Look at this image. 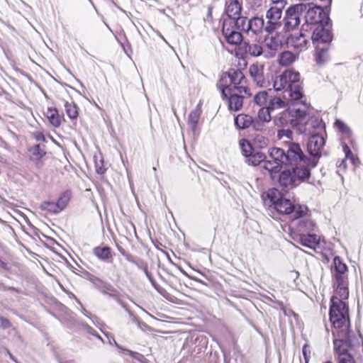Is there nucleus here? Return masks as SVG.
<instances>
[{
	"instance_id": "obj_11",
	"label": "nucleus",
	"mask_w": 363,
	"mask_h": 363,
	"mask_svg": "<svg viewBox=\"0 0 363 363\" xmlns=\"http://www.w3.org/2000/svg\"><path fill=\"white\" fill-rule=\"evenodd\" d=\"M325 145V140L319 134L312 135L307 144L308 152L310 155V160H315V166L318 164L319 158L321 157V150Z\"/></svg>"
},
{
	"instance_id": "obj_33",
	"label": "nucleus",
	"mask_w": 363,
	"mask_h": 363,
	"mask_svg": "<svg viewBox=\"0 0 363 363\" xmlns=\"http://www.w3.org/2000/svg\"><path fill=\"white\" fill-rule=\"evenodd\" d=\"M47 117L50 123L55 127H59L61 124V118L58 111L55 108H48L47 111Z\"/></svg>"
},
{
	"instance_id": "obj_15",
	"label": "nucleus",
	"mask_w": 363,
	"mask_h": 363,
	"mask_svg": "<svg viewBox=\"0 0 363 363\" xmlns=\"http://www.w3.org/2000/svg\"><path fill=\"white\" fill-rule=\"evenodd\" d=\"M221 94L228 99V108L233 111H240L243 106V96L239 93L233 91L231 87L222 88Z\"/></svg>"
},
{
	"instance_id": "obj_23",
	"label": "nucleus",
	"mask_w": 363,
	"mask_h": 363,
	"mask_svg": "<svg viewBox=\"0 0 363 363\" xmlns=\"http://www.w3.org/2000/svg\"><path fill=\"white\" fill-rule=\"evenodd\" d=\"M262 167L267 170L269 173L270 177L272 180L275 181L277 174L280 172L282 164L277 163L274 160H264Z\"/></svg>"
},
{
	"instance_id": "obj_29",
	"label": "nucleus",
	"mask_w": 363,
	"mask_h": 363,
	"mask_svg": "<svg viewBox=\"0 0 363 363\" xmlns=\"http://www.w3.org/2000/svg\"><path fill=\"white\" fill-rule=\"evenodd\" d=\"M252 118L246 114H239L235 118V124L239 129H245L251 126Z\"/></svg>"
},
{
	"instance_id": "obj_1",
	"label": "nucleus",
	"mask_w": 363,
	"mask_h": 363,
	"mask_svg": "<svg viewBox=\"0 0 363 363\" xmlns=\"http://www.w3.org/2000/svg\"><path fill=\"white\" fill-rule=\"evenodd\" d=\"M284 143V149L271 148L269 151V157L279 164L291 167L298 177L309 179L311 169L315 167V160H310L298 143L291 140H285Z\"/></svg>"
},
{
	"instance_id": "obj_40",
	"label": "nucleus",
	"mask_w": 363,
	"mask_h": 363,
	"mask_svg": "<svg viewBox=\"0 0 363 363\" xmlns=\"http://www.w3.org/2000/svg\"><path fill=\"white\" fill-rule=\"evenodd\" d=\"M70 198L71 192L69 191H66L62 194L57 201V203L60 208L61 211H62L67 206Z\"/></svg>"
},
{
	"instance_id": "obj_27",
	"label": "nucleus",
	"mask_w": 363,
	"mask_h": 363,
	"mask_svg": "<svg viewBox=\"0 0 363 363\" xmlns=\"http://www.w3.org/2000/svg\"><path fill=\"white\" fill-rule=\"evenodd\" d=\"M334 269H335V278H346L347 277V267L345 263L342 262V259L339 257H335L333 259Z\"/></svg>"
},
{
	"instance_id": "obj_64",
	"label": "nucleus",
	"mask_w": 363,
	"mask_h": 363,
	"mask_svg": "<svg viewBox=\"0 0 363 363\" xmlns=\"http://www.w3.org/2000/svg\"><path fill=\"white\" fill-rule=\"evenodd\" d=\"M325 363H332V362H330V361H328V362H325Z\"/></svg>"
},
{
	"instance_id": "obj_21",
	"label": "nucleus",
	"mask_w": 363,
	"mask_h": 363,
	"mask_svg": "<svg viewBox=\"0 0 363 363\" xmlns=\"http://www.w3.org/2000/svg\"><path fill=\"white\" fill-rule=\"evenodd\" d=\"M284 99H286V94L288 96V99L291 101H300L301 103H303L305 105L304 101L302 100L303 94L301 91V89L300 86L297 84V82H293L292 84H289V86L284 91Z\"/></svg>"
},
{
	"instance_id": "obj_53",
	"label": "nucleus",
	"mask_w": 363,
	"mask_h": 363,
	"mask_svg": "<svg viewBox=\"0 0 363 363\" xmlns=\"http://www.w3.org/2000/svg\"><path fill=\"white\" fill-rule=\"evenodd\" d=\"M286 2L285 0H271L272 6H286Z\"/></svg>"
},
{
	"instance_id": "obj_22",
	"label": "nucleus",
	"mask_w": 363,
	"mask_h": 363,
	"mask_svg": "<svg viewBox=\"0 0 363 363\" xmlns=\"http://www.w3.org/2000/svg\"><path fill=\"white\" fill-rule=\"evenodd\" d=\"M241 49L245 52V54L249 55L252 57H258L261 55L267 54V52H265L262 47L257 43H249L245 42L241 45Z\"/></svg>"
},
{
	"instance_id": "obj_39",
	"label": "nucleus",
	"mask_w": 363,
	"mask_h": 363,
	"mask_svg": "<svg viewBox=\"0 0 363 363\" xmlns=\"http://www.w3.org/2000/svg\"><path fill=\"white\" fill-rule=\"evenodd\" d=\"M200 115L201 109L199 108V105H198L196 108L191 111L189 116V123H191L193 128H194L197 125Z\"/></svg>"
},
{
	"instance_id": "obj_35",
	"label": "nucleus",
	"mask_w": 363,
	"mask_h": 363,
	"mask_svg": "<svg viewBox=\"0 0 363 363\" xmlns=\"http://www.w3.org/2000/svg\"><path fill=\"white\" fill-rule=\"evenodd\" d=\"M65 108L67 116L71 119H75L78 116V111L76 105L72 101L65 102Z\"/></svg>"
},
{
	"instance_id": "obj_4",
	"label": "nucleus",
	"mask_w": 363,
	"mask_h": 363,
	"mask_svg": "<svg viewBox=\"0 0 363 363\" xmlns=\"http://www.w3.org/2000/svg\"><path fill=\"white\" fill-rule=\"evenodd\" d=\"M307 9V4H298L291 6L286 11L284 18L286 30L295 29L301 23V18Z\"/></svg>"
},
{
	"instance_id": "obj_19",
	"label": "nucleus",
	"mask_w": 363,
	"mask_h": 363,
	"mask_svg": "<svg viewBox=\"0 0 363 363\" xmlns=\"http://www.w3.org/2000/svg\"><path fill=\"white\" fill-rule=\"evenodd\" d=\"M335 281L334 283V295L331 297V299L336 297L340 301H344L349 297V289H348V277L335 278Z\"/></svg>"
},
{
	"instance_id": "obj_52",
	"label": "nucleus",
	"mask_w": 363,
	"mask_h": 363,
	"mask_svg": "<svg viewBox=\"0 0 363 363\" xmlns=\"http://www.w3.org/2000/svg\"><path fill=\"white\" fill-rule=\"evenodd\" d=\"M33 138L38 141H44L45 136L43 133L40 131H35L33 133Z\"/></svg>"
},
{
	"instance_id": "obj_42",
	"label": "nucleus",
	"mask_w": 363,
	"mask_h": 363,
	"mask_svg": "<svg viewBox=\"0 0 363 363\" xmlns=\"http://www.w3.org/2000/svg\"><path fill=\"white\" fill-rule=\"evenodd\" d=\"M335 125L336 128L347 137L350 138L352 136L351 129L341 120H336Z\"/></svg>"
},
{
	"instance_id": "obj_20",
	"label": "nucleus",
	"mask_w": 363,
	"mask_h": 363,
	"mask_svg": "<svg viewBox=\"0 0 363 363\" xmlns=\"http://www.w3.org/2000/svg\"><path fill=\"white\" fill-rule=\"evenodd\" d=\"M29 159L32 161L37 168H41L43 166L42 159L46 154L45 150L40 145H35L28 149Z\"/></svg>"
},
{
	"instance_id": "obj_17",
	"label": "nucleus",
	"mask_w": 363,
	"mask_h": 363,
	"mask_svg": "<svg viewBox=\"0 0 363 363\" xmlns=\"http://www.w3.org/2000/svg\"><path fill=\"white\" fill-rule=\"evenodd\" d=\"M270 35L265 38V45L269 50L265 54V57H273L276 52L281 48L284 42V37L281 33H270Z\"/></svg>"
},
{
	"instance_id": "obj_34",
	"label": "nucleus",
	"mask_w": 363,
	"mask_h": 363,
	"mask_svg": "<svg viewBox=\"0 0 363 363\" xmlns=\"http://www.w3.org/2000/svg\"><path fill=\"white\" fill-rule=\"evenodd\" d=\"M268 99V91H260L255 95L253 101L257 105L264 107L267 104Z\"/></svg>"
},
{
	"instance_id": "obj_63",
	"label": "nucleus",
	"mask_w": 363,
	"mask_h": 363,
	"mask_svg": "<svg viewBox=\"0 0 363 363\" xmlns=\"http://www.w3.org/2000/svg\"><path fill=\"white\" fill-rule=\"evenodd\" d=\"M113 341H114L115 345H116L117 347H118V345H117V343H116V341L115 340H113Z\"/></svg>"
},
{
	"instance_id": "obj_41",
	"label": "nucleus",
	"mask_w": 363,
	"mask_h": 363,
	"mask_svg": "<svg viewBox=\"0 0 363 363\" xmlns=\"http://www.w3.org/2000/svg\"><path fill=\"white\" fill-rule=\"evenodd\" d=\"M270 111H271L267 106L262 107L258 111L257 119L264 123L269 122L272 118Z\"/></svg>"
},
{
	"instance_id": "obj_54",
	"label": "nucleus",
	"mask_w": 363,
	"mask_h": 363,
	"mask_svg": "<svg viewBox=\"0 0 363 363\" xmlns=\"http://www.w3.org/2000/svg\"><path fill=\"white\" fill-rule=\"evenodd\" d=\"M342 150H343V152H345V156L347 155V154H350V147H348V145L346 144V143H342Z\"/></svg>"
},
{
	"instance_id": "obj_57",
	"label": "nucleus",
	"mask_w": 363,
	"mask_h": 363,
	"mask_svg": "<svg viewBox=\"0 0 363 363\" xmlns=\"http://www.w3.org/2000/svg\"><path fill=\"white\" fill-rule=\"evenodd\" d=\"M346 164H345V161L343 160L341 161V162L339 164V168H342L343 169H346Z\"/></svg>"
},
{
	"instance_id": "obj_59",
	"label": "nucleus",
	"mask_w": 363,
	"mask_h": 363,
	"mask_svg": "<svg viewBox=\"0 0 363 363\" xmlns=\"http://www.w3.org/2000/svg\"><path fill=\"white\" fill-rule=\"evenodd\" d=\"M119 251L121 252V253L122 254V252H125L124 251V250H123L122 248H118Z\"/></svg>"
},
{
	"instance_id": "obj_9",
	"label": "nucleus",
	"mask_w": 363,
	"mask_h": 363,
	"mask_svg": "<svg viewBox=\"0 0 363 363\" xmlns=\"http://www.w3.org/2000/svg\"><path fill=\"white\" fill-rule=\"evenodd\" d=\"M236 28L247 33L252 32L253 34L257 35L261 33L263 30H265V24L262 18L253 17L247 19V17H245V18L240 19Z\"/></svg>"
},
{
	"instance_id": "obj_44",
	"label": "nucleus",
	"mask_w": 363,
	"mask_h": 363,
	"mask_svg": "<svg viewBox=\"0 0 363 363\" xmlns=\"http://www.w3.org/2000/svg\"><path fill=\"white\" fill-rule=\"evenodd\" d=\"M267 197L272 203L274 206L281 198L280 197V193L278 190L273 189L268 191L267 194Z\"/></svg>"
},
{
	"instance_id": "obj_16",
	"label": "nucleus",
	"mask_w": 363,
	"mask_h": 363,
	"mask_svg": "<svg viewBox=\"0 0 363 363\" xmlns=\"http://www.w3.org/2000/svg\"><path fill=\"white\" fill-rule=\"evenodd\" d=\"M307 179L298 177L292 168V171L286 169L281 173L279 172L275 180H277L279 184L283 187L293 188L296 186L300 182H305Z\"/></svg>"
},
{
	"instance_id": "obj_10",
	"label": "nucleus",
	"mask_w": 363,
	"mask_h": 363,
	"mask_svg": "<svg viewBox=\"0 0 363 363\" xmlns=\"http://www.w3.org/2000/svg\"><path fill=\"white\" fill-rule=\"evenodd\" d=\"M292 112L295 114L299 123L305 125L306 127L303 130V133L308 132L310 133L311 129L318 128L321 125L320 121L318 118L309 116L306 111V106L303 109L296 108L292 110Z\"/></svg>"
},
{
	"instance_id": "obj_2",
	"label": "nucleus",
	"mask_w": 363,
	"mask_h": 363,
	"mask_svg": "<svg viewBox=\"0 0 363 363\" xmlns=\"http://www.w3.org/2000/svg\"><path fill=\"white\" fill-rule=\"evenodd\" d=\"M330 320L333 326V335L341 338H347L350 332V322L349 308L344 301L336 297L330 300Z\"/></svg>"
},
{
	"instance_id": "obj_61",
	"label": "nucleus",
	"mask_w": 363,
	"mask_h": 363,
	"mask_svg": "<svg viewBox=\"0 0 363 363\" xmlns=\"http://www.w3.org/2000/svg\"><path fill=\"white\" fill-rule=\"evenodd\" d=\"M127 352L130 354H133V352L130 351V350H127Z\"/></svg>"
},
{
	"instance_id": "obj_38",
	"label": "nucleus",
	"mask_w": 363,
	"mask_h": 363,
	"mask_svg": "<svg viewBox=\"0 0 363 363\" xmlns=\"http://www.w3.org/2000/svg\"><path fill=\"white\" fill-rule=\"evenodd\" d=\"M315 227V223L308 218L302 219L298 223V228L303 231H312Z\"/></svg>"
},
{
	"instance_id": "obj_58",
	"label": "nucleus",
	"mask_w": 363,
	"mask_h": 363,
	"mask_svg": "<svg viewBox=\"0 0 363 363\" xmlns=\"http://www.w3.org/2000/svg\"><path fill=\"white\" fill-rule=\"evenodd\" d=\"M324 2L323 6H327L328 5H330L331 4L332 0H321Z\"/></svg>"
},
{
	"instance_id": "obj_5",
	"label": "nucleus",
	"mask_w": 363,
	"mask_h": 363,
	"mask_svg": "<svg viewBox=\"0 0 363 363\" xmlns=\"http://www.w3.org/2000/svg\"><path fill=\"white\" fill-rule=\"evenodd\" d=\"M306 11V23L302 26V31H307L312 25H327L330 21L321 6L309 7Z\"/></svg>"
},
{
	"instance_id": "obj_51",
	"label": "nucleus",
	"mask_w": 363,
	"mask_h": 363,
	"mask_svg": "<svg viewBox=\"0 0 363 363\" xmlns=\"http://www.w3.org/2000/svg\"><path fill=\"white\" fill-rule=\"evenodd\" d=\"M11 326L10 322L5 318L0 317V327L2 328H8Z\"/></svg>"
},
{
	"instance_id": "obj_7",
	"label": "nucleus",
	"mask_w": 363,
	"mask_h": 363,
	"mask_svg": "<svg viewBox=\"0 0 363 363\" xmlns=\"http://www.w3.org/2000/svg\"><path fill=\"white\" fill-rule=\"evenodd\" d=\"M285 6H269L266 12L267 22L265 23V31L270 33L280 28L281 26L282 11Z\"/></svg>"
},
{
	"instance_id": "obj_48",
	"label": "nucleus",
	"mask_w": 363,
	"mask_h": 363,
	"mask_svg": "<svg viewBox=\"0 0 363 363\" xmlns=\"http://www.w3.org/2000/svg\"><path fill=\"white\" fill-rule=\"evenodd\" d=\"M95 167H96V172L99 174H103L106 171V169L104 167V165H103L102 160H100L99 162L96 160L95 161Z\"/></svg>"
},
{
	"instance_id": "obj_28",
	"label": "nucleus",
	"mask_w": 363,
	"mask_h": 363,
	"mask_svg": "<svg viewBox=\"0 0 363 363\" xmlns=\"http://www.w3.org/2000/svg\"><path fill=\"white\" fill-rule=\"evenodd\" d=\"M319 242L320 238L315 234L302 235L300 238V243L310 248H315Z\"/></svg>"
},
{
	"instance_id": "obj_50",
	"label": "nucleus",
	"mask_w": 363,
	"mask_h": 363,
	"mask_svg": "<svg viewBox=\"0 0 363 363\" xmlns=\"http://www.w3.org/2000/svg\"><path fill=\"white\" fill-rule=\"evenodd\" d=\"M344 339L345 338L338 337L337 339H335L333 341L334 347H335V350L338 352V354L340 352H345L344 351H341V350H340V345Z\"/></svg>"
},
{
	"instance_id": "obj_14",
	"label": "nucleus",
	"mask_w": 363,
	"mask_h": 363,
	"mask_svg": "<svg viewBox=\"0 0 363 363\" xmlns=\"http://www.w3.org/2000/svg\"><path fill=\"white\" fill-rule=\"evenodd\" d=\"M239 30L240 29H237L233 23L223 21L222 33L228 44L238 45L242 43V35Z\"/></svg>"
},
{
	"instance_id": "obj_36",
	"label": "nucleus",
	"mask_w": 363,
	"mask_h": 363,
	"mask_svg": "<svg viewBox=\"0 0 363 363\" xmlns=\"http://www.w3.org/2000/svg\"><path fill=\"white\" fill-rule=\"evenodd\" d=\"M40 208L55 214L62 211L57 202L45 201L40 204Z\"/></svg>"
},
{
	"instance_id": "obj_8",
	"label": "nucleus",
	"mask_w": 363,
	"mask_h": 363,
	"mask_svg": "<svg viewBox=\"0 0 363 363\" xmlns=\"http://www.w3.org/2000/svg\"><path fill=\"white\" fill-rule=\"evenodd\" d=\"M242 0H225V13L228 18L223 21H229L235 25V28L238 26L240 19L245 18L242 16Z\"/></svg>"
},
{
	"instance_id": "obj_47",
	"label": "nucleus",
	"mask_w": 363,
	"mask_h": 363,
	"mask_svg": "<svg viewBox=\"0 0 363 363\" xmlns=\"http://www.w3.org/2000/svg\"><path fill=\"white\" fill-rule=\"evenodd\" d=\"M264 122L256 118L252 119V123L251 125L252 126L253 129L257 131H262L264 129Z\"/></svg>"
},
{
	"instance_id": "obj_60",
	"label": "nucleus",
	"mask_w": 363,
	"mask_h": 363,
	"mask_svg": "<svg viewBox=\"0 0 363 363\" xmlns=\"http://www.w3.org/2000/svg\"><path fill=\"white\" fill-rule=\"evenodd\" d=\"M263 145H267V141L265 140V139H263Z\"/></svg>"
},
{
	"instance_id": "obj_56",
	"label": "nucleus",
	"mask_w": 363,
	"mask_h": 363,
	"mask_svg": "<svg viewBox=\"0 0 363 363\" xmlns=\"http://www.w3.org/2000/svg\"><path fill=\"white\" fill-rule=\"evenodd\" d=\"M274 122H275L276 125H282L284 124V122L281 121V118H275Z\"/></svg>"
},
{
	"instance_id": "obj_25",
	"label": "nucleus",
	"mask_w": 363,
	"mask_h": 363,
	"mask_svg": "<svg viewBox=\"0 0 363 363\" xmlns=\"http://www.w3.org/2000/svg\"><path fill=\"white\" fill-rule=\"evenodd\" d=\"M93 253L101 260L108 262H112L111 249L109 247H96L93 249Z\"/></svg>"
},
{
	"instance_id": "obj_18",
	"label": "nucleus",
	"mask_w": 363,
	"mask_h": 363,
	"mask_svg": "<svg viewBox=\"0 0 363 363\" xmlns=\"http://www.w3.org/2000/svg\"><path fill=\"white\" fill-rule=\"evenodd\" d=\"M274 208L280 213L290 214L294 212V217L299 218L305 213L306 208L299 206L296 210V206L291 203L290 200L281 198L274 206Z\"/></svg>"
},
{
	"instance_id": "obj_6",
	"label": "nucleus",
	"mask_w": 363,
	"mask_h": 363,
	"mask_svg": "<svg viewBox=\"0 0 363 363\" xmlns=\"http://www.w3.org/2000/svg\"><path fill=\"white\" fill-rule=\"evenodd\" d=\"M272 86L275 91H279L286 90L285 88L289 86V84L298 82L300 79V74L292 70H286L281 74L272 75Z\"/></svg>"
},
{
	"instance_id": "obj_30",
	"label": "nucleus",
	"mask_w": 363,
	"mask_h": 363,
	"mask_svg": "<svg viewBox=\"0 0 363 363\" xmlns=\"http://www.w3.org/2000/svg\"><path fill=\"white\" fill-rule=\"evenodd\" d=\"M287 106V103L284 99L279 96H271L268 99L267 108L272 111L275 109L284 108Z\"/></svg>"
},
{
	"instance_id": "obj_43",
	"label": "nucleus",
	"mask_w": 363,
	"mask_h": 363,
	"mask_svg": "<svg viewBox=\"0 0 363 363\" xmlns=\"http://www.w3.org/2000/svg\"><path fill=\"white\" fill-rule=\"evenodd\" d=\"M240 145L242 150V155L245 157V158L250 154L252 153V152L255 151L251 144L245 139H242L240 141Z\"/></svg>"
},
{
	"instance_id": "obj_24",
	"label": "nucleus",
	"mask_w": 363,
	"mask_h": 363,
	"mask_svg": "<svg viewBox=\"0 0 363 363\" xmlns=\"http://www.w3.org/2000/svg\"><path fill=\"white\" fill-rule=\"evenodd\" d=\"M301 30L298 35H294L290 39L291 45L300 50H306L309 43L307 36Z\"/></svg>"
},
{
	"instance_id": "obj_12",
	"label": "nucleus",
	"mask_w": 363,
	"mask_h": 363,
	"mask_svg": "<svg viewBox=\"0 0 363 363\" xmlns=\"http://www.w3.org/2000/svg\"><path fill=\"white\" fill-rule=\"evenodd\" d=\"M264 65L256 62L249 67V73L253 82L261 88H269L271 82L264 74Z\"/></svg>"
},
{
	"instance_id": "obj_31",
	"label": "nucleus",
	"mask_w": 363,
	"mask_h": 363,
	"mask_svg": "<svg viewBox=\"0 0 363 363\" xmlns=\"http://www.w3.org/2000/svg\"><path fill=\"white\" fill-rule=\"evenodd\" d=\"M296 59V55L291 51H284L279 54L278 62L282 66H289Z\"/></svg>"
},
{
	"instance_id": "obj_55",
	"label": "nucleus",
	"mask_w": 363,
	"mask_h": 363,
	"mask_svg": "<svg viewBox=\"0 0 363 363\" xmlns=\"http://www.w3.org/2000/svg\"><path fill=\"white\" fill-rule=\"evenodd\" d=\"M122 255L123 256L125 257V258L129 261V262H131L133 263H135V260L133 259V257L131 255L128 254V253H126V252H122Z\"/></svg>"
},
{
	"instance_id": "obj_3",
	"label": "nucleus",
	"mask_w": 363,
	"mask_h": 363,
	"mask_svg": "<svg viewBox=\"0 0 363 363\" xmlns=\"http://www.w3.org/2000/svg\"><path fill=\"white\" fill-rule=\"evenodd\" d=\"M216 86L220 90L223 87H231L233 91L239 94L247 96L251 95L247 86V79L239 69H230L229 71L224 72Z\"/></svg>"
},
{
	"instance_id": "obj_49",
	"label": "nucleus",
	"mask_w": 363,
	"mask_h": 363,
	"mask_svg": "<svg viewBox=\"0 0 363 363\" xmlns=\"http://www.w3.org/2000/svg\"><path fill=\"white\" fill-rule=\"evenodd\" d=\"M345 158L347 160H350L354 166H357L359 163V159L352 152V151L350 155L347 154L345 156Z\"/></svg>"
},
{
	"instance_id": "obj_26",
	"label": "nucleus",
	"mask_w": 363,
	"mask_h": 363,
	"mask_svg": "<svg viewBox=\"0 0 363 363\" xmlns=\"http://www.w3.org/2000/svg\"><path fill=\"white\" fill-rule=\"evenodd\" d=\"M315 59L318 64H323L329 58L328 50L329 45H315Z\"/></svg>"
},
{
	"instance_id": "obj_32",
	"label": "nucleus",
	"mask_w": 363,
	"mask_h": 363,
	"mask_svg": "<svg viewBox=\"0 0 363 363\" xmlns=\"http://www.w3.org/2000/svg\"><path fill=\"white\" fill-rule=\"evenodd\" d=\"M265 155L261 152H252L247 157L245 162L252 166H257L265 160Z\"/></svg>"
},
{
	"instance_id": "obj_45",
	"label": "nucleus",
	"mask_w": 363,
	"mask_h": 363,
	"mask_svg": "<svg viewBox=\"0 0 363 363\" xmlns=\"http://www.w3.org/2000/svg\"><path fill=\"white\" fill-rule=\"evenodd\" d=\"M338 363H354V358L348 352H340L337 357Z\"/></svg>"
},
{
	"instance_id": "obj_13",
	"label": "nucleus",
	"mask_w": 363,
	"mask_h": 363,
	"mask_svg": "<svg viewBox=\"0 0 363 363\" xmlns=\"http://www.w3.org/2000/svg\"><path fill=\"white\" fill-rule=\"evenodd\" d=\"M332 39L331 30L325 28L324 25H318L313 28L311 40L314 45H329Z\"/></svg>"
},
{
	"instance_id": "obj_37",
	"label": "nucleus",
	"mask_w": 363,
	"mask_h": 363,
	"mask_svg": "<svg viewBox=\"0 0 363 363\" xmlns=\"http://www.w3.org/2000/svg\"><path fill=\"white\" fill-rule=\"evenodd\" d=\"M134 264H135L139 269H142L145 272L146 277L148 278V279L150 280V281L151 282V284H152L154 288L157 291H158L160 293H161L160 288L158 287V286L157 285L155 281L153 280L151 274L147 270V264L146 263H144L142 262H135Z\"/></svg>"
},
{
	"instance_id": "obj_62",
	"label": "nucleus",
	"mask_w": 363,
	"mask_h": 363,
	"mask_svg": "<svg viewBox=\"0 0 363 363\" xmlns=\"http://www.w3.org/2000/svg\"><path fill=\"white\" fill-rule=\"evenodd\" d=\"M286 114H287V113H286V112H283V113H281V115H282V116H286Z\"/></svg>"
},
{
	"instance_id": "obj_46",
	"label": "nucleus",
	"mask_w": 363,
	"mask_h": 363,
	"mask_svg": "<svg viewBox=\"0 0 363 363\" xmlns=\"http://www.w3.org/2000/svg\"><path fill=\"white\" fill-rule=\"evenodd\" d=\"M292 135H293V132L290 129H281V130H278V133H277V137L280 140L284 139L285 138L288 139V140L293 141Z\"/></svg>"
}]
</instances>
